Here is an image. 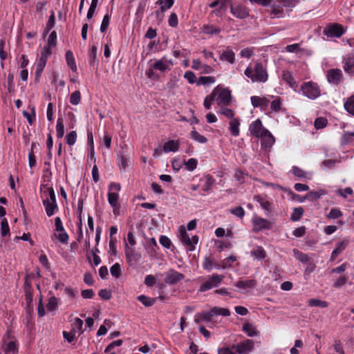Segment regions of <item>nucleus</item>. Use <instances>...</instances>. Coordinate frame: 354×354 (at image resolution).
Segmentation results:
<instances>
[{
  "instance_id": "9d476101",
  "label": "nucleus",
  "mask_w": 354,
  "mask_h": 354,
  "mask_svg": "<svg viewBox=\"0 0 354 354\" xmlns=\"http://www.w3.org/2000/svg\"><path fill=\"white\" fill-rule=\"evenodd\" d=\"M324 35H326L328 37L333 38V37H340L344 33V29L342 26L334 24L332 25L327 26L323 31Z\"/></svg>"
},
{
  "instance_id": "e2e57ef3",
  "label": "nucleus",
  "mask_w": 354,
  "mask_h": 354,
  "mask_svg": "<svg viewBox=\"0 0 354 354\" xmlns=\"http://www.w3.org/2000/svg\"><path fill=\"white\" fill-rule=\"evenodd\" d=\"M230 212L234 216L242 218L245 216V210L241 206L236 207L230 210Z\"/></svg>"
},
{
  "instance_id": "c03bdc74",
  "label": "nucleus",
  "mask_w": 354,
  "mask_h": 354,
  "mask_svg": "<svg viewBox=\"0 0 354 354\" xmlns=\"http://www.w3.org/2000/svg\"><path fill=\"white\" fill-rule=\"evenodd\" d=\"M6 354H15L17 352V345L15 342L10 341L8 342L4 348Z\"/></svg>"
},
{
  "instance_id": "393cba45",
  "label": "nucleus",
  "mask_w": 354,
  "mask_h": 354,
  "mask_svg": "<svg viewBox=\"0 0 354 354\" xmlns=\"http://www.w3.org/2000/svg\"><path fill=\"white\" fill-rule=\"evenodd\" d=\"M43 205L45 207V210L48 216H51L55 214L56 209H57V203L49 202L48 198L43 199Z\"/></svg>"
},
{
  "instance_id": "bf43d9fd",
  "label": "nucleus",
  "mask_w": 354,
  "mask_h": 354,
  "mask_svg": "<svg viewBox=\"0 0 354 354\" xmlns=\"http://www.w3.org/2000/svg\"><path fill=\"white\" fill-rule=\"evenodd\" d=\"M111 274L115 278H119L121 274V267L118 263L113 264L110 269Z\"/></svg>"
},
{
  "instance_id": "6e6d98bb",
  "label": "nucleus",
  "mask_w": 354,
  "mask_h": 354,
  "mask_svg": "<svg viewBox=\"0 0 354 354\" xmlns=\"http://www.w3.org/2000/svg\"><path fill=\"white\" fill-rule=\"evenodd\" d=\"M55 13L53 11H52L51 15L49 17L48 20L46 23V26L45 30H44L45 34H47V32L48 31H50L53 28V26H55Z\"/></svg>"
},
{
  "instance_id": "13d9d810",
  "label": "nucleus",
  "mask_w": 354,
  "mask_h": 354,
  "mask_svg": "<svg viewBox=\"0 0 354 354\" xmlns=\"http://www.w3.org/2000/svg\"><path fill=\"white\" fill-rule=\"evenodd\" d=\"M270 109L272 111L279 112L281 109V100L279 97H276L271 102Z\"/></svg>"
},
{
  "instance_id": "423d86ee",
  "label": "nucleus",
  "mask_w": 354,
  "mask_h": 354,
  "mask_svg": "<svg viewBox=\"0 0 354 354\" xmlns=\"http://www.w3.org/2000/svg\"><path fill=\"white\" fill-rule=\"evenodd\" d=\"M121 187L119 183H111L109 187L108 201L111 207H114L118 204L119 195Z\"/></svg>"
},
{
  "instance_id": "37998d69",
  "label": "nucleus",
  "mask_w": 354,
  "mask_h": 354,
  "mask_svg": "<svg viewBox=\"0 0 354 354\" xmlns=\"http://www.w3.org/2000/svg\"><path fill=\"white\" fill-rule=\"evenodd\" d=\"M217 91V89H214L212 93L205 98L203 104L206 109H209L213 102L215 101V93Z\"/></svg>"
},
{
  "instance_id": "dca6fc26",
  "label": "nucleus",
  "mask_w": 354,
  "mask_h": 354,
  "mask_svg": "<svg viewBox=\"0 0 354 354\" xmlns=\"http://www.w3.org/2000/svg\"><path fill=\"white\" fill-rule=\"evenodd\" d=\"M230 10L232 14L239 19H243L249 15L247 8L243 6H231Z\"/></svg>"
},
{
  "instance_id": "4468645a",
  "label": "nucleus",
  "mask_w": 354,
  "mask_h": 354,
  "mask_svg": "<svg viewBox=\"0 0 354 354\" xmlns=\"http://www.w3.org/2000/svg\"><path fill=\"white\" fill-rule=\"evenodd\" d=\"M125 257L129 263H138L141 259V254L136 252L134 249L129 248L127 244L125 246Z\"/></svg>"
},
{
  "instance_id": "49530a36",
  "label": "nucleus",
  "mask_w": 354,
  "mask_h": 354,
  "mask_svg": "<svg viewBox=\"0 0 354 354\" xmlns=\"http://www.w3.org/2000/svg\"><path fill=\"white\" fill-rule=\"evenodd\" d=\"M57 306H58V299L55 296L50 297L48 299V303L46 304L47 310L48 311H53L57 308Z\"/></svg>"
},
{
  "instance_id": "f03ea898",
  "label": "nucleus",
  "mask_w": 354,
  "mask_h": 354,
  "mask_svg": "<svg viewBox=\"0 0 354 354\" xmlns=\"http://www.w3.org/2000/svg\"><path fill=\"white\" fill-rule=\"evenodd\" d=\"M302 94L310 100H315L321 95V91L317 83L313 82H304L301 86Z\"/></svg>"
},
{
  "instance_id": "c9c22d12",
  "label": "nucleus",
  "mask_w": 354,
  "mask_h": 354,
  "mask_svg": "<svg viewBox=\"0 0 354 354\" xmlns=\"http://www.w3.org/2000/svg\"><path fill=\"white\" fill-rule=\"evenodd\" d=\"M82 326H83V321L78 317H75L72 324L71 331L74 332L75 334L76 333L82 334L83 333Z\"/></svg>"
},
{
  "instance_id": "3c124183",
  "label": "nucleus",
  "mask_w": 354,
  "mask_h": 354,
  "mask_svg": "<svg viewBox=\"0 0 354 354\" xmlns=\"http://www.w3.org/2000/svg\"><path fill=\"white\" fill-rule=\"evenodd\" d=\"M191 138L199 143H205L207 139L198 131L194 130L191 132Z\"/></svg>"
},
{
  "instance_id": "774afa93",
  "label": "nucleus",
  "mask_w": 354,
  "mask_h": 354,
  "mask_svg": "<svg viewBox=\"0 0 354 354\" xmlns=\"http://www.w3.org/2000/svg\"><path fill=\"white\" fill-rule=\"evenodd\" d=\"M218 354H236L233 345L232 346H223L218 349Z\"/></svg>"
},
{
  "instance_id": "f257e3e1",
  "label": "nucleus",
  "mask_w": 354,
  "mask_h": 354,
  "mask_svg": "<svg viewBox=\"0 0 354 354\" xmlns=\"http://www.w3.org/2000/svg\"><path fill=\"white\" fill-rule=\"evenodd\" d=\"M244 74L252 82H266L268 78L266 69L260 62H256L254 66L250 65L245 70Z\"/></svg>"
},
{
  "instance_id": "a878e982",
  "label": "nucleus",
  "mask_w": 354,
  "mask_h": 354,
  "mask_svg": "<svg viewBox=\"0 0 354 354\" xmlns=\"http://www.w3.org/2000/svg\"><path fill=\"white\" fill-rule=\"evenodd\" d=\"M180 147V142L178 140H170L163 146V151L165 153L176 152L178 150Z\"/></svg>"
},
{
  "instance_id": "4be33fe9",
  "label": "nucleus",
  "mask_w": 354,
  "mask_h": 354,
  "mask_svg": "<svg viewBox=\"0 0 354 354\" xmlns=\"http://www.w3.org/2000/svg\"><path fill=\"white\" fill-rule=\"evenodd\" d=\"M129 156L125 154L124 151L118 154V165L120 170L125 171V169L129 167Z\"/></svg>"
},
{
  "instance_id": "2eb2a0df",
  "label": "nucleus",
  "mask_w": 354,
  "mask_h": 354,
  "mask_svg": "<svg viewBox=\"0 0 354 354\" xmlns=\"http://www.w3.org/2000/svg\"><path fill=\"white\" fill-rule=\"evenodd\" d=\"M342 77V71L339 69H330L327 73V80L330 83L338 84Z\"/></svg>"
},
{
  "instance_id": "79ce46f5",
  "label": "nucleus",
  "mask_w": 354,
  "mask_h": 354,
  "mask_svg": "<svg viewBox=\"0 0 354 354\" xmlns=\"http://www.w3.org/2000/svg\"><path fill=\"white\" fill-rule=\"evenodd\" d=\"M174 0H158L156 3L160 6L162 12H165L167 10L171 8L174 5Z\"/></svg>"
},
{
  "instance_id": "39448f33",
  "label": "nucleus",
  "mask_w": 354,
  "mask_h": 354,
  "mask_svg": "<svg viewBox=\"0 0 354 354\" xmlns=\"http://www.w3.org/2000/svg\"><path fill=\"white\" fill-rule=\"evenodd\" d=\"M180 239L188 251H194L195 250V245L198 241V236L194 235L190 238L183 226L180 227Z\"/></svg>"
},
{
  "instance_id": "0eeeda50",
  "label": "nucleus",
  "mask_w": 354,
  "mask_h": 354,
  "mask_svg": "<svg viewBox=\"0 0 354 354\" xmlns=\"http://www.w3.org/2000/svg\"><path fill=\"white\" fill-rule=\"evenodd\" d=\"M236 354H250L254 348V342L252 339H245L236 344H233Z\"/></svg>"
},
{
  "instance_id": "864d4df0",
  "label": "nucleus",
  "mask_w": 354,
  "mask_h": 354,
  "mask_svg": "<svg viewBox=\"0 0 354 354\" xmlns=\"http://www.w3.org/2000/svg\"><path fill=\"white\" fill-rule=\"evenodd\" d=\"M295 258L301 262L306 263L309 261V257L306 254H304L297 249L293 250Z\"/></svg>"
},
{
  "instance_id": "aec40b11",
  "label": "nucleus",
  "mask_w": 354,
  "mask_h": 354,
  "mask_svg": "<svg viewBox=\"0 0 354 354\" xmlns=\"http://www.w3.org/2000/svg\"><path fill=\"white\" fill-rule=\"evenodd\" d=\"M343 68L347 73L354 74V57L348 55L343 60Z\"/></svg>"
},
{
  "instance_id": "c756f323",
  "label": "nucleus",
  "mask_w": 354,
  "mask_h": 354,
  "mask_svg": "<svg viewBox=\"0 0 354 354\" xmlns=\"http://www.w3.org/2000/svg\"><path fill=\"white\" fill-rule=\"evenodd\" d=\"M283 80L292 88L297 86V82L295 81L292 74L290 71H283L282 75Z\"/></svg>"
},
{
  "instance_id": "6ab92c4d",
  "label": "nucleus",
  "mask_w": 354,
  "mask_h": 354,
  "mask_svg": "<svg viewBox=\"0 0 354 354\" xmlns=\"http://www.w3.org/2000/svg\"><path fill=\"white\" fill-rule=\"evenodd\" d=\"M259 138H261V146L265 148H270L275 142L274 136L268 130L266 133H264Z\"/></svg>"
},
{
  "instance_id": "a19ab883",
  "label": "nucleus",
  "mask_w": 354,
  "mask_h": 354,
  "mask_svg": "<svg viewBox=\"0 0 354 354\" xmlns=\"http://www.w3.org/2000/svg\"><path fill=\"white\" fill-rule=\"evenodd\" d=\"M354 142V132L345 131L341 138L342 145H348Z\"/></svg>"
},
{
  "instance_id": "1a4fd4ad",
  "label": "nucleus",
  "mask_w": 354,
  "mask_h": 354,
  "mask_svg": "<svg viewBox=\"0 0 354 354\" xmlns=\"http://www.w3.org/2000/svg\"><path fill=\"white\" fill-rule=\"evenodd\" d=\"M249 131L252 136L259 138L268 132V129L263 126L261 120L257 119L250 124Z\"/></svg>"
},
{
  "instance_id": "6e6552de",
  "label": "nucleus",
  "mask_w": 354,
  "mask_h": 354,
  "mask_svg": "<svg viewBox=\"0 0 354 354\" xmlns=\"http://www.w3.org/2000/svg\"><path fill=\"white\" fill-rule=\"evenodd\" d=\"M171 66H173L172 59H169L165 56L160 59H155L154 62L151 63V68L161 73L170 71Z\"/></svg>"
},
{
  "instance_id": "a211bd4d",
  "label": "nucleus",
  "mask_w": 354,
  "mask_h": 354,
  "mask_svg": "<svg viewBox=\"0 0 354 354\" xmlns=\"http://www.w3.org/2000/svg\"><path fill=\"white\" fill-rule=\"evenodd\" d=\"M220 59L222 61H226L231 64L235 62V53L233 50L227 47L220 54Z\"/></svg>"
},
{
  "instance_id": "7c9ffc66",
  "label": "nucleus",
  "mask_w": 354,
  "mask_h": 354,
  "mask_svg": "<svg viewBox=\"0 0 354 354\" xmlns=\"http://www.w3.org/2000/svg\"><path fill=\"white\" fill-rule=\"evenodd\" d=\"M210 313L212 317L216 315H221L223 317H227L230 315V312L227 308H220V307H213L210 309Z\"/></svg>"
},
{
  "instance_id": "603ef678",
  "label": "nucleus",
  "mask_w": 354,
  "mask_h": 354,
  "mask_svg": "<svg viewBox=\"0 0 354 354\" xmlns=\"http://www.w3.org/2000/svg\"><path fill=\"white\" fill-rule=\"evenodd\" d=\"M304 214V209L301 207H295L291 214V220L293 221H299Z\"/></svg>"
},
{
  "instance_id": "2f4dec72",
  "label": "nucleus",
  "mask_w": 354,
  "mask_h": 354,
  "mask_svg": "<svg viewBox=\"0 0 354 354\" xmlns=\"http://www.w3.org/2000/svg\"><path fill=\"white\" fill-rule=\"evenodd\" d=\"M243 330L249 336L254 337L258 335L259 332L257 328L250 323H245L243 326Z\"/></svg>"
},
{
  "instance_id": "bb28decb",
  "label": "nucleus",
  "mask_w": 354,
  "mask_h": 354,
  "mask_svg": "<svg viewBox=\"0 0 354 354\" xmlns=\"http://www.w3.org/2000/svg\"><path fill=\"white\" fill-rule=\"evenodd\" d=\"M201 182H203L202 189L204 192H209L212 189V185L215 183V179L210 175L205 176L201 180Z\"/></svg>"
},
{
  "instance_id": "09e8293b",
  "label": "nucleus",
  "mask_w": 354,
  "mask_h": 354,
  "mask_svg": "<svg viewBox=\"0 0 354 354\" xmlns=\"http://www.w3.org/2000/svg\"><path fill=\"white\" fill-rule=\"evenodd\" d=\"M308 305L310 306H317L320 308H326L328 304L326 301H322L317 299H311L308 301Z\"/></svg>"
},
{
  "instance_id": "c85d7f7f",
  "label": "nucleus",
  "mask_w": 354,
  "mask_h": 354,
  "mask_svg": "<svg viewBox=\"0 0 354 354\" xmlns=\"http://www.w3.org/2000/svg\"><path fill=\"white\" fill-rule=\"evenodd\" d=\"M251 255L257 260H262L266 257V253L261 246H257L251 251Z\"/></svg>"
},
{
  "instance_id": "de8ad7c7",
  "label": "nucleus",
  "mask_w": 354,
  "mask_h": 354,
  "mask_svg": "<svg viewBox=\"0 0 354 354\" xmlns=\"http://www.w3.org/2000/svg\"><path fill=\"white\" fill-rule=\"evenodd\" d=\"M216 82V78L214 76H203L200 77L197 84L198 85H205L214 84Z\"/></svg>"
},
{
  "instance_id": "e433bc0d",
  "label": "nucleus",
  "mask_w": 354,
  "mask_h": 354,
  "mask_svg": "<svg viewBox=\"0 0 354 354\" xmlns=\"http://www.w3.org/2000/svg\"><path fill=\"white\" fill-rule=\"evenodd\" d=\"M325 194V192L322 189L319 191H311L306 194L304 198L313 201L319 199L322 195H324Z\"/></svg>"
},
{
  "instance_id": "5fc2aeb1",
  "label": "nucleus",
  "mask_w": 354,
  "mask_h": 354,
  "mask_svg": "<svg viewBox=\"0 0 354 354\" xmlns=\"http://www.w3.org/2000/svg\"><path fill=\"white\" fill-rule=\"evenodd\" d=\"M1 234L2 236L10 234V228L6 218H3L1 222Z\"/></svg>"
},
{
  "instance_id": "4d7b16f0",
  "label": "nucleus",
  "mask_w": 354,
  "mask_h": 354,
  "mask_svg": "<svg viewBox=\"0 0 354 354\" xmlns=\"http://www.w3.org/2000/svg\"><path fill=\"white\" fill-rule=\"evenodd\" d=\"M203 32L207 35H216L220 32V29L212 26L205 25L203 27Z\"/></svg>"
},
{
  "instance_id": "7ed1b4c3",
  "label": "nucleus",
  "mask_w": 354,
  "mask_h": 354,
  "mask_svg": "<svg viewBox=\"0 0 354 354\" xmlns=\"http://www.w3.org/2000/svg\"><path fill=\"white\" fill-rule=\"evenodd\" d=\"M214 89L218 90L215 93L214 100L219 107L226 106L230 104L232 100L230 91L227 88H223L219 85Z\"/></svg>"
},
{
  "instance_id": "680f3d73",
  "label": "nucleus",
  "mask_w": 354,
  "mask_h": 354,
  "mask_svg": "<svg viewBox=\"0 0 354 354\" xmlns=\"http://www.w3.org/2000/svg\"><path fill=\"white\" fill-rule=\"evenodd\" d=\"M47 46L54 48L57 45V33L55 31H53L47 40Z\"/></svg>"
},
{
  "instance_id": "ea45409f",
  "label": "nucleus",
  "mask_w": 354,
  "mask_h": 354,
  "mask_svg": "<svg viewBox=\"0 0 354 354\" xmlns=\"http://www.w3.org/2000/svg\"><path fill=\"white\" fill-rule=\"evenodd\" d=\"M56 133L57 138H62L64 135V124L62 118H58L57 120Z\"/></svg>"
},
{
  "instance_id": "ddd939ff",
  "label": "nucleus",
  "mask_w": 354,
  "mask_h": 354,
  "mask_svg": "<svg viewBox=\"0 0 354 354\" xmlns=\"http://www.w3.org/2000/svg\"><path fill=\"white\" fill-rule=\"evenodd\" d=\"M257 285V281L254 279H248V280H239L237 281L234 286L241 290L242 292L245 293L249 291V290L252 289Z\"/></svg>"
},
{
  "instance_id": "9b49d317",
  "label": "nucleus",
  "mask_w": 354,
  "mask_h": 354,
  "mask_svg": "<svg viewBox=\"0 0 354 354\" xmlns=\"http://www.w3.org/2000/svg\"><path fill=\"white\" fill-rule=\"evenodd\" d=\"M252 223L254 230L257 232L263 230H270L272 227V224L270 221L257 216L252 218Z\"/></svg>"
},
{
  "instance_id": "20e7f679",
  "label": "nucleus",
  "mask_w": 354,
  "mask_h": 354,
  "mask_svg": "<svg viewBox=\"0 0 354 354\" xmlns=\"http://www.w3.org/2000/svg\"><path fill=\"white\" fill-rule=\"evenodd\" d=\"M224 279L223 275L218 274H214L204 281L200 286L198 291L203 292H206L213 288L218 287L223 281Z\"/></svg>"
},
{
  "instance_id": "473e14b6",
  "label": "nucleus",
  "mask_w": 354,
  "mask_h": 354,
  "mask_svg": "<svg viewBox=\"0 0 354 354\" xmlns=\"http://www.w3.org/2000/svg\"><path fill=\"white\" fill-rule=\"evenodd\" d=\"M66 61L68 66L71 68L73 71H77V66L75 64V58L72 51L67 50L66 53Z\"/></svg>"
},
{
  "instance_id": "58836bf2",
  "label": "nucleus",
  "mask_w": 354,
  "mask_h": 354,
  "mask_svg": "<svg viewBox=\"0 0 354 354\" xmlns=\"http://www.w3.org/2000/svg\"><path fill=\"white\" fill-rule=\"evenodd\" d=\"M270 15L272 18H280L285 16L283 9L280 6H274L271 8Z\"/></svg>"
},
{
  "instance_id": "8fccbe9b",
  "label": "nucleus",
  "mask_w": 354,
  "mask_h": 354,
  "mask_svg": "<svg viewBox=\"0 0 354 354\" xmlns=\"http://www.w3.org/2000/svg\"><path fill=\"white\" fill-rule=\"evenodd\" d=\"M220 111H219V113L224 115L225 117H226L228 119H230V120H232L234 119V111L231 109H229V108H227L226 106H222V107H220Z\"/></svg>"
},
{
  "instance_id": "cd10ccee",
  "label": "nucleus",
  "mask_w": 354,
  "mask_h": 354,
  "mask_svg": "<svg viewBox=\"0 0 354 354\" xmlns=\"http://www.w3.org/2000/svg\"><path fill=\"white\" fill-rule=\"evenodd\" d=\"M292 172L295 176L300 179L307 178L310 180L311 178V176L309 173H307L306 171H304L302 169L299 168L297 166L292 167Z\"/></svg>"
},
{
  "instance_id": "5701e85b",
  "label": "nucleus",
  "mask_w": 354,
  "mask_h": 354,
  "mask_svg": "<svg viewBox=\"0 0 354 354\" xmlns=\"http://www.w3.org/2000/svg\"><path fill=\"white\" fill-rule=\"evenodd\" d=\"M254 199L260 204L261 207L263 209L269 212L272 211V203L270 201L266 200L263 196L260 195H256L254 196Z\"/></svg>"
},
{
  "instance_id": "69168bd1",
  "label": "nucleus",
  "mask_w": 354,
  "mask_h": 354,
  "mask_svg": "<svg viewBox=\"0 0 354 354\" xmlns=\"http://www.w3.org/2000/svg\"><path fill=\"white\" fill-rule=\"evenodd\" d=\"M348 281V277L346 275L339 277L333 283V286L335 288H339L346 283Z\"/></svg>"
},
{
  "instance_id": "a18cd8bd",
  "label": "nucleus",
  "mask_w": 354,
  "mask_h": 354,
  "mask_svg": "<svg viewBox=\"0 0 354 354\" xmlns=\"http://www.w3.org/2000/svg\"><path fill=\"white\" fill-rule=\"evenodd\" d=\"M344 108L348 113L354 115V95L348 97L345 102Z\"/></svg>"
},
{
  "instance_id": "052dcab7",
  "label": "nucleus",
  "mask_w": 354,
  "mask_h": 354,
  "mask_svg": "<svg viewBox=\"0 0 354 354\" xmlns=\"http://www.w3.org/2000/svg\"><path fill=\"white\" fill-rule=\"evenodd\" d=\"M81 100V94L79 91H75L70 96V102L73 105H77Z\"/></svg>"
},
{
  "instance_id": "f704fd0d",
  "label": "nucleus",
  "mask_w": 354,
  "mask_h": 354,
  "mask_svg": "<svg viewBox=\"0 0 354 354\" xmlns=\"http://www.w3.org/2000/svg\"><path fill=\"white\" fill-rule=\"evenodd\" d=\"M97 46H92L88 52V62L91 66H95L97 64Z\"/></svg>"
},
{
  "instance_id": "f3484780",
  "label": "nucleus",
  "mask_w": 354,
  "mask_h": 354,
  "mask_svg": "<svg viewBox=\"0 0 354 354\" xmlns=\"http://www.w3.org/2000/svg\"><path fill=\"white\" fill-rule=\"evenodd\" d=\"M251 103L254 108L261 107L266 109L269 103L270 100L266 97L252 96L250 97Z\"/></svg>"
},
{
  "instance_id": "412c9836",
  "label": "nucleus",
  "mask_w": 354,
  "mask_h": 354,
  "mask_svg": "<svg viewBox=\"0 0 354 354\" xmlns=\"http://www.w3.org/2000/svg\"><path fill=\"white\" fill-rule=\"evenodd\" d=\"M240 124H241V122H240V120L237 118H235L232 120H230V122H229V130L230 131V133L232 134V136H233L234 137H237L239 136V133H240V130H239V127H240Z\"/></svg>"
},
{
  "instance_id": "b1692460",
  "label": "nucleus",
  "mask_w": 354,
  "mask_h": 354,
  "mask_svg": "<svg viewBox=\"0 0 354 354\" xmlns=\"http://www.w3.org/2000/svg\"><path fill=\"white\" fill-rule=\"evenodd\" d=\"M348 241L346 239L338 243L331 254L330 260L334 261L336 259V257L346 249V248L348 245Z\"/></svg>"
},
{
  "instance_id": "0e129e2a",
  "label": "nucleus",
  "mask_w": 354,
  "mask_h": 354,
  "mask_svg": "<svg viewBox=\"0 0 354 354\" xmlns=\"http://www.w3.org/2000/svg\"><path fill=\"white\" fill-rule=\"evenodd\" d=\"M185 166L188 171L194 170L198 165V161L195 158H189L187 161L185 162Z\"/></svg>"
},
{
  "instance_id": "4c0bfd02",
  "label": "nucleus",
  "mask_w": 354,
  "mask_h": 354,
  "mask_svg": "<svg viewBox=\"0 0 354 354\" xmlns=\"http://www.w3.org/2000/svg\"><path fill=\"white\" fill-rule=\"evenodd\" d=\"M137 299L140 301L145 306L150 307L152 306L156 301V298H151L144 295H141L137 297Z\"/></svg>"
},
{
  "instance_id": "f8f14e48",
  "label": "nucleus",
  "mask_w": 354,
  "mask_h": 354,
  "mask_svg": "<svg viewBox=\"0 0 354 354\" xmlns=\"http://www.w3.org/2000/svg\"><path fill=\"white\" fill-rule=\"evenodd\" d=\"M165 282L169 285L175 284L185 278L183 274L172 269L165 272Z\"/></svg>"
},
{
  "instance_id": "338daca9",
  "label": "nucleus",
  "mask_w": 354,
  "mask_h": 354,
  "mask_svg": "<svg viewBox=\"0 0 354 354\" xmlns=\"http://www.w3.org/2000/svg\"><path fill=\"white\" fill-rule=\"evenodd\" d=\"M77 140V133L75 131H71L66 135V142L68 145H73Z\"/></svg>"
},
{
  "instance_id": "72a5a7b5",
  "label": "nucleus",
  "mask_w": 354,
  "mask_h": 354,
  "mask_svg": "<svg viewBox=\"0 0 354 354\" xmlns=\"http://www.w3.org/2000/svg\"><path fill=\"white\" fill-rule=\"evenodd\" d=\"M210 311L208 312H203L199 313L195 315L194 322L197 324L200 323L201 321H207L209 322L212 319V315H210Z\"/></svg>"
}]
</instances>
